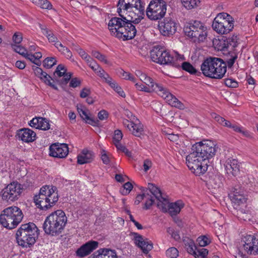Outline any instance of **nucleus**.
<instances>
[{
	"label": "nucleus",
	"mask_w": 258,
	"mask_h": 258,
	"mask_svg": "<svg viewBox=\"0 0 258 258\" xmlns=\"http://www.w3.org/2000/svg\"><path fill=\"white\" fill-rule=\"evenodd\" d=\"M166 254L169 258H176L178 256V250L175 247H170L166 250Z\"/></svg>",
	"instance_id": "a18cd8bd"
},
{
	"label": "nucleus",
	"mask_w": 258,
	"mask_h": 258,
	"mask_svg": "<svg viewBox=\"0 0 258 258\" xmlns=\"http://www.w3.org/2000/svg\"><path fill=\"white\" fill-rule=\"evenodd\" d=\"M123 137L121 131L119 130H116L114 131V135L113 137V144H116L120 143Z\"/></svg>",
	"instance_id": "09e8293b"
},
{
	"label": "nucleus",
	"mask_w": 258,
	"mask_h": 258,
	"mask_svg": "<svg viewBox=\"0 0 258 258\" xmlns=\"http://www.w3.org/2000/svg\"><path fill=\"white\" fill-rule=\"evenodd\" d=\"M54 45L66 57L68 58L72 57V53L71 51L67 47L64 46L61 43H55Z\"/></svg>",
	"instance_id": "e433bc0d"
},
{
	"label": "nucleus",
	"mask_w": 258,
	"mask_h": 258,
	"mask_svg": "<svg viewBox=\"0 0 258 258\" xmlns=\"http://www.w3.org/2000/svg\"><path fill=\"white\" fill-rule=\"evenodd\" d=\"M148 192H151L154 197L157 199L159 200L162 199L163 194L161 190L153 183H148Z\"/></svg>",
	"instance_id": "473e14b6"
},
{
	"label": "nucleus",
	"mask_w": 258,
	"mask_h": 258,
	"mask_svg": "<svg viewBox=\"0 0 258 258\" xmlns=\"http://www.w3.org/2000/svg\"><path fill=\"white\" fill-rule=\"evenodd\" d=\"M150 56L152 61L160 64L179 66L176 62V58L163 48L154 47L150 51Z\"/></svg>",
	"instance_id": "9d476101"
},
{
	"label": "nucleus",
	"mask_w": 258,
	"mask_h": 258,
	"mask_svg": "<svg viewBox=\"0 0 258 258\" xmlns=\"http://www.w3.org/2000/svg\"><path fill=\"white\" fill-rule=\"evenodd\" d=\"M69 153V148L66 144L55 143L49 147V155L58 158H65Z\"/></svg>",
	"instance_id": "f3484780"
},
{
	"label": "nucleus",
	"mask_w": 258,
	"mask_h": 258,
	"mask_svg": "<svg viewBox=\"0 0 258 258\" xmlns=\"http://www.w3.org/2000/svg\"><path fill=\"white\" fill-rule=\"evenodd\" d=\"M56 63V60L55 57H48L46 58L43 62V65L44 67L50 69L52 68L53 66H54Z\"/></svg>",
	"instance_id": "37998d69"
},
{
	"label": "nucleus",
	"mask_w": 258,
	"mask_h": 258,
	"mask_svg": "<svg viewBox=\"0 0 258 258\" xmlns=\"http://www.w3.org/2000/svg\"><path fill=\"white\" fill-rule=\"evenodd\" d=\"M182 69L190 74H196L197 73V70L189 62H183L182 63Z\"/></svg>",
	"instance_id": "c03bdc74"
},
{
	"label": "nucleus",
	"mask_w": 258,
	"mask_h": 258,
	"mask_svg": "<svg viewBox=\"0 0 258 258\" xmlns=\"http://www.w3.org/2000/svg\"><path fill=\"white\" fill-rule=\"evenodd\" d=\"M81 85V81L77 78H74L71 79L70 82V87L76 88Z\"/></svg>",
	"instance_id": "774afa93"
},
{
	"label": "nucleus",
	"mask_w": 258,
	"mask_h": 258,
	"mask_svg": "<svg viewBox=\"0 0 258 258\" xmlns=\"http://www.w3.org/2000/svg\"><path fill=\"white\" fill-rule=\"evenodd\" d=\"M22 34L19 32L15 33L13 36V41L16 44H19L22 42Z\"/></svg>",
	"instance_id": "680f3d73"
},
{
	"label": "nucleus",
	"mask_w": 258,
	"mask_h": 258,
	"mask_svg": "<svg viewBox=\"0 0 258 258\" xmlns=\"http://www.w3.org/2000/svg\"><path fill=\"white\" fill-rule=\"evenodd\" d=\"M98 254L95 255L96 258H117L115 250L108 248L100 249L98 250Z\"/></svg>",
	"instance_id": "c756f323"
},
{
	"label": "nucleus",
	"mask_w": 258,
	"mask_h": 258,
	"mask_svg": "<svg viewBox=\"0 0 258 258\" xmlns=\"http://www.w3.org/2000/svg\"><path fill=\"white\" fill-rule=\"evenodd\" d=\"M226 173L229 176H236L239 172V165L237 160L228 158L224 164Z\"/></svg>",
	"instance_id": "4be33fe9"
},
{
	"label": "nucleus",
	"mask_w": 258,
	"mask_h": 258,
	"mask_svg": "<svg viewBox=\"0 0 258 258\" xmlns=\"http://www.w3.org/2000/svg\"><path fill=\"white\" fill-rule=\"evenodd\" d=\"M192 152L186 157V163L188 168L196 175L204 174L208 169L209 161L205 160L204 157L200 155L199 152L191 148Z\"/></svg>",
	"instance_id": "0eeeda50"
},
{
	"label": "nucleus",
	"mask_w": 258,
	"mask_h": 258,
	"mask_svg": "<svg viewBox=\"0 0 258 258\" xmlns=\"http://www.w3.org/2000/svg\"><path fill=\"white\" fill-rule=\"evenodd\" d=\"M142 194L141 195H138L136 198V200L135 201V205H139L140 203L144 199L147 198L148 196H149V193L148 192V189H145V188L142 187L141 188Z\"/></svg>",
	"instance_id": "a19ab883"
},
{
	"label": "nucleus",
	"mask_w": 258,
	"mask_h": 258,
	"mask_svg": "<svg viewBox=\"0 0 258 258\" xmlns=\"http://www.w3.org/2000/svg\"><path fill=\"white\" fill-rule=\"evenodd\" d=\"M159 30L164 36L174 34L177 30L176 23L171 18H165L159 25Z\"/></svg>",
	"instance_id": "2eb2a0df"
},
{
	"label": "nucleus",
	"mask_w": 258,
	"mask_h": 258,
	"mask_svg": "<svg viewBox=\"0 0 258 258\" xmlns=\"http://www.w3.org/2000/svg\"><path fill=\"white\" fill-rule=\"evenodd\" d=\"M117 7V12L120 17H122L124 14L131 13L132 7L128 0H119Z\"/></svg>",
	"instance_id": "bb28decb"
},
{
	"label": "nucleus",
	"mask_w": 258,
	"mask_h": 258,
	"mask_svg": "<svg viewBox=\"0 0 258 258\" xmlns=\"http://www.w3.org/2000/svg\"><path fill=\"white\" fill-rule=\"evenodd\" d=\"M24 57L30 60L31 62L38 66H40L41 65V61L39 60H37L36 59L34 54H32L31 53H29L28 52H27Z\"/></svg>",
	"instance_id": "13d9d810"
},
{
	"label": "nucleus",
	"mask_w": 258,
	"mask_h": 258,
	"mask_svg": "<svg viewBox=\"0 0 258 258\" xmlns=\"http://www.w3.org/2000/svg\"><path fill=\"white\" fill-rule=\"evenodd\" d=\"M157 200L158 201L157 203L158 207L161 209L164 212H167V211H168V205L169 204L168 200L163 196L162 197V199Z\"/></svg>",
	"instance_id": "4c0bfd02"
},
{
	"label": "nucleus",
	"mask_w": 258,
	"mask_h": 258,
	"mask_svg": "<svg viewBox=\"0 0 258 258\" xmlns=\"http://www.w3.org/2000/svg\"><path fill=\"white\" fill-rule=\"evenodd\" d=\"M197 242L201 247H204L208 245L210 242V240L206 236H201L197 238Z\"/></svg>",
	"instance_id": "49530a36"
},
{
	"label": "nucleus",
	"mask_w": 258,
	"mask_h": 258,
	"mask_svg": "<svg viewBox=\"0 0 258 258\" xmlns=\"http://www.w3.org/2000/svg\"><path fill=\"white\" fill-rule=\"evenodd\" d=\"M208 253V250L206 248H201L197 249L196 253H195L196 258H200L202 257H206Z\"/></svg>",
	"instance_id": "4d7b16f0"
},
{
	"label": "nucleus",
	"mask_w": 258,
	"mask_h": 258,
	"mask_svg": "<svg viewBox=\"0 0 258 258\" xmlns=\"http://www.w3.org/2000/svg\"><path fill=\"white\" fill-rule=\"evenodd\" d=\"M101 159L105 164H108L110 162V155L106 151L102 150L101 152Z\"/></svg>",
	"instance_id": "603ef678"
},
{
	"label": "nucleus",
	"mask_w": 258,
	"mask_h": 258,
	"mask_svg": "<svg viewBox=\"0 0 258 258\" xmlns=\"http://www.w3.org/2000/svg\"><path fill=\"white\" fill-rule=\"evenodd\" d=\"M11 47L14 51L21 55L24 57L28 52V50L23 46L16 44H12Z\"/></svg>",
	"instance_id": "ea45409f"
},
{
	"label": "nucleus",
	"mask_w": 258,
	"mask_h": 258,
	"mask_svg": "<svg viewBox=\"0 0 258 258\" xmlns=\"http://www.w3.org/2000/svg\"><path fill=\"white\" fill-rule=\"evenodd\" d=\"M237 59V55L236 54L230 56V58H228L227 60V63H226V66L227 65L228 68H231Z\"/></svg>",
	"instance_id": "69168bd1"
},
{
	"label": "nucleus",
	"mask_w": 258,
	"mask_h": 258,
	"mask_svg": "<svg viewBox=\"0 0 258 258\" xmlns=\"http://www.w3.org/2000/svg\"><path fill=\"white\" fill-rule=\"evenodd\" d=\"M135 243L141 248L144 253L147 254L153 248V243L148 239H144L140 234L133 233Z\"/></svg>",
	"instance_id": "a211bd4d"
},
{
	"label": "nucleus",
	"mask_w": 258,
	"mask_h": 258,
	"mask_svg": "<svg viewBox=\"0 0 258 258\" xmlns=\"http://www.w3.org/2000/svg\"><path fill=\"white\" fill-rule=\"evenodd\" d=\"M91 54L93 57H95L101 62H104L105 64H108L109 63L106 56L101 53L100 52L96 50H93Z\"/></svg>",
	"instance_id": "79ce46f5"
},
{
	"label": "nucleus",
	"mask_w": 258,
	"mask_h": 258,
	"mask_svg": "<svg viewBox=\"0 0 258 258\" xmlns=\"http://www.w3.org/2000/svg\"><path fill=\"white\" fill-rule=\"evenodd\" d=\"M230 199L232 203L234 204V206H236L235 208L236 209L238 206H240L241 204H244L247 201V198H246L245 194L241 195H236L234 197H233Z\"/></svg>",
	"instance_id": "72a5a7b5"
},
{
	"label": "nucleus",
	"mask_w": 258,
	"mask_h": 258,
	"mask_svg": "<svg viewBox=\"0 0 258 258\" xmlns=\"http://www.w3.org/2000/svg\"><path fill=\"white\" fill-rule=\"evenodd\" d=\"M225 84L227 87L231 88H236L238 85L237 82L232 79H225Z\"/></svg>",
	"instance_id": "0e129e2a"
},
{
	"label": "nucleus",
	"mask_w": 258,
	"mask_h": 258,
	"mask_svg": "<svg viewBox=\"0 0 258 258\" xmlns=\"http://www.w3.org/2000/svg\"><path fill=\"white\" fill-rule=\"evenodd\" d=\"M33 70L35 75L42 80L46 85L50 86L55 90H57V86L51 82V77L46 73L43 71L41 68L38 67H34Z\"/></svg>",
	"instance_id": "393cba45"
},
{
	"label": "nucleus",
	"mask_w": 258,
	"mask_h": 258,
	"mask_svg": "<svg viewBox=\"0 0 258 258\" xmlns=\"http://www.w3.org/2000/svg\"><path fill=\"white\" fill-rule=\"evenodd\" d=\"M135 86L136 89L141 91H144L147 93H150V90L149 89H147L146 87V86L143 85L142 83H136Z\"/></svg>",
	"instance_id": "338daca9"
},
{
	"label": "nucleus",
	"mask_w": 258,
	"mask_h": 258,
	"mask_svg": "<svg viewBox=\"0 0 258 258\" xmlns=\"http://www.w3.org/2000/svg\"><path fill=\"white\" fill-rule=\"evenodd\" d=\"M234 19L226 13L218 14L213 20V29L218 34H227L234 28Z\"/></svg>",
	"instance_id": "1a4fd4ad"
},
{
	"label": "nucleus",
	"mask_w": 258,
	"mask_h": 258,
	"mask_svg": "<svg viewBox=\"0 0 258 258\" xmlns=\"http://www.w3.org/2000/svg\"><path fill=\"white\" fill-rule=\"evenodd\" d=\"M216 57H209L206 59L201 66L203 74L208 78H212L213 70L215 67Z\"/></svg>",
	"instance_id": "b1692460"
},
{
	"label": "nucleus",
	"mask_w": 258,
	"mask_h": 258,
	"mask_svg": "<svg viewBox=\"0 0 258 258\" xmlns=\"http://www.w3.org/2000/svg\"><path fill=\"white\" fill-rule=\"evenodd\" d=\"M136 74L140 78V80L146 85L145 86H146L147 89L150 90V93L156 92L172 107L179 109H183L184 108V104L176 98L175 96L170 93L167 89L162 84L154 82L152 78L140 71H137Z\"/></svg>",
	"instance_id": "f257e3e1"
},
{
	"label": "nucleus",
	"mask_w": 258,
	"mask_h": 258,
	"mask_svg": "<svg viewBox=\"0 0 258 258\" xmlns=\"http://www.w3.org/2000/svg\"><path fill=\"white\" fill-rule=\"evenodd\" d=\"M193 146L194 148L199 152L200 155H202L205 160H208V161L214 157L218 148L213 141L209 140L197 143Z\"/></svg>",
	"instance_id": "ddd939ff"
},
{
	"label": "nucleus",
	"mask_w": 258,
	"mask_h": 258,
	"mask_svg": "<svg viewBox=\"0 0 258 258\" xmlns=\"http://www.w3.org/2000/svg\"><path fill=\"white\" fill-rule=\"evenodd\" d=\"M187 251L189 253H192L195 255V253H196L197 251L195 250V245L194 241L192 240H189L187 242V244H185Z\"/></svg>",
	"instance_id": "bf43d9fd"
},
{
	"label": "nucleus",
	"mask_w": 258,
	"mask_h": 258,
	"mask_svg": "<svg viewBox=\"0 0 258 258\" xmlns=\"http://www.w3.org/2000/svg\"><path fill=\"white\" fill-rule=\"evenodd\" d=\"M78 111L80 116L83 119L85 120L86 122L93 126H97L98 124V120L91 118L87 113V112L82 108H77Z\"/></svg>",
	"instance_id": "2f4dec72"
},
{
	"label": "nucleus",
	"mask_w": 258,
	"mask_h": 258,
	"mask_svg": "<svg viewBox=\"0 0 258 258\" xmlns=\"http://www.w3.org/2000/svg\"><path fill=\"white\" fill-rule=\"evenodd\" d=\"M212 79H221L226 73V64L221 58L216 57Z\"/></svg>",
	"instance_id": "6ab92c4d"
},
{
	"label": "nucleus",
	"mask_w": 258,
	"mask_h": 258,
	"mask_svg": "<svg viewBox=\"0 0 258 258\" xmlns=\"http://www.w3.org/2000/svg\"><path fill=\"white\" fill-rule=\"evenodd\" d=\"M23 188V185L17 181L10 183L1 191L2 200L10 203L17 201L20 196Z\"/></svg>",
	"instance_id": "f8f14e48"
},
{
	"label": "nucleus",
	"mask_w": 258,
	"mask_h": 258,
	"mask_svg": "<svg viewBox=\"0 0 258 258\" xmlns=\"http://www.w3.org/2000/svg\"><path fill=\"white\" fill-rule=\"evenodd\" d=\"M94 154L92 152L83 150L81 154L78 156L77 162L79 164H84L90 162L93 158Z\"/></svg>",
	"instance_id": "cd10ccee"
},
{
	"label": "nucleus",
	"mask_w": 258,
	"mask_h": 258,
	"mask_svg": "<svg viewBox=\"0 0 258 258\" xmlns=\"http://www.w3.org/2000/svg\"><path fill=\"white\" fill-rule=\"evenodd\" d=\"M131 120L124 119L123 124L135 136L139 137L144 133L143 125L135 116L130 119Z\"/></svg>",
	"instance_id": "4468645a"
},
{
	"label": "nucleus",
	"mask_w": 258,
	"mask_h": 258,
	"mask_svg": "<svg viewBox=\"0 0 258 258\" xmlns=\"http://www.w3.org/2000/svg\"><path fill=\"white\" fill-rule=\"evenodd\" d=\"M54 75L59 78L63 77L61 80L58 81L61 85H66L70 80L72 73L70 72L67 73L65 66L60 64L57 67L54 73Z\"/></svg>",
	"instance_id": "5701e85b"
},
{
	"label": "nucleus",
	"mask_w": 258,
	"mask_h": 258,
	"mask_svg": "<svg viewBox=\"0 0 258 258\" xmlns=\"http://www.w3.org/2000/svg\"><path fill=\"white\" fill-rule=\"evenodd\" d=\"M121 17H113L109 21L108 28L111 35L123 40L133 39L137 33L136 26L126 21L124 15Z\"/></svg>",
	"instance_id": "f03ea898"
},
{
	"label": "nucleus",
	"mask_w": 258,
	"mask_h": 258,
	"mask_svg": "<svg viewBox=\"0 0 258 258\" xmlns=\"http://www.w3.org/2000/svg\"><path fill=\"white\" fill-rule=\"evenodd\" d=\"M186 35L190 37L194 42H204L207 37V29L204 24L199 21L188 23L184 28Z\"/></svg>",
	"instance_id": "6e6552de"
},
{
	"label": "nucleus",
	"mask_w": 258,
	"mask_h": 258,
	"mask_svg": "<svg viewBox=\"0 0 258 258\" xmlns=\"http://www.w3.org/2000/svg\"><path fill=\"white\" fill-rule=\"evenodd\" d=\"M182 5L187 10H191L197 7L200 0H181Z\"/></svg>",
	"instance_id": "c9c22d12"
},
{
	"label": "nucleus",
	"mask_w": 258,
	"mask_h": 258,
	"mask_svg": "<svg viewBox=\"0 0 258 258\" xmlns=\"http://www.w3.org/2000/svg\"><path fill=\"white\" fill-rule=\"evenodd\" d=\"M58 199L57 188L52 185L43 186L39 194L34 197L36 205L42 210H46L53 207Z\"/></svg>",
	"instance_id": "39448f33"
},
{
	"label": "nucleus",
	"mask_w": 258,
	"mask_h": 258,
	"mask_svg": "<svg viewBox=\"0 0 258 258\" xmlns=\"http://www.w3.org/2000/svg\"><path fill=\"white\" fill-rule=\"evenodd\" d=\"M75 49L81 57L86 61L91 57L90 55H88V54L83 49L79 46H76Z\"/></svg>",
	"instance_id": "e2e57ef3"
},
{
	"label": "nucleus",
	"mask_w": 258,
	"mask_h": 258,
	"mask_svg": "<svg viewBox=\"0 0 258 258\" xmlns=\"http://www.w3.org/2000/svg\"><path fill=\"white\" fill-rule=\"evenodd\" d=\"M16 136L19 140L23 142L31 143L36 139V134L29 128H24L17 131Z\"/></svg>",
	"instance_id": "412c9836"
},
{
	"label": "nucleus",
	"mask_w": 258,
	"mask_h": 258,
	"mask_svg": "<svg viewBox=\"0 0 258 258\" xmlns=\"http://www.w3.org/2000/svg\"><path fill=\"white\" fill-rule=\"evenodd\" d=\"M37 6L43 9L50 10L52 8V5L48 0H40Z\"/></svg>",
	"instance_id": "864d4df0"
},
{
	"label": "nucleus",
	"mask_w": 258,
	"mask_h": 258,
	"mask_svg": "<svg viewBox=\"0 0 258 258\" xmlns=\"http://www.w3.org/2000/svg\"><path fill=\"white\" fill-rule=\"evenodd\" d=\"M39 27L41 30L42 33L48 39L49 42L60 43L57 41V38L53 34L52 31L48 29L45 25L39 24Z\"/></svg>",
	"instance_id": "7c9ffc66"
},
{
	"label": "nucleus",
	"mask_w": 258,
	"mask_h": 258,
	"mask_svg": "<svg viewBox=\"0 0 258 258\" xmlns=\"http://www.w3.org/2000/svg\"><path fill=\"white\" fill-rule=\"evenodd\" d=\"M166 3L163 0H152L146 9V15L152 20L162 19L166 12Z\"/></svg>",
	"instance_id": "9b49d317"
},
{
	"label": "nucleus",
	"mask_w": 258,
	"mask_h": 258,
	"mask_svg": "<svg viewBox=\"0 0 258 258\" xmlns=\"http://www.w3.org/2000/svg\"><path fill=\"white\" fill-rule=\"evenodd\" d=\"M67 222V217L64 212L57 210L46 218L43 229L46 234L57 236L61 233Z\"/></svg>",
	"instance_id": "20e7f679"
},
{
	"label": "nucleus",
	"mask_w": 258,
	"mask_h": 258,
	"mask_svg": "<svg viewBox=\"0 0 258 258\" xmlns=\"http://www.w3.org/2000/svg\"><path fill=\"white\" fill-rule=\"evenodd\" d=\"M244 249L249 254H258V235H248L244 237Z\"/></svg>",
	"instance_id": "dca6fc26"
},
{
	"label": "nucleus",
	"mask_w": 258,
	"mask_h": 258,
	"mask_svg": "<svg viewBox=\"0 0 258 258\" xmlns=\"http://www.w3.org/2000/svg\"><path fill=\"white\" fill-rule=\"evenodd\" d=\"M39 234V230L34 223L22 224L16 233L17 242L23 248H30L35 243Z\"/></svg>",
	"instance_id": "7ed1b4c3"
},
{
	"label": "nucleus",
	"mask_w": 258,
	"mask_h": 258,
	"mask_svg": "<svg viewBox=\"0 0 258 258\" xmlns=\"http://www.w3.org/2000/svg\"><path fill=\"white\" fill-rule=\"evenodd\" d=\"M145 199H146V201L145 203L144 208L146 210H148L150 209L151 206L153 204L154 200L153 199V197L150 194L149 196H148L147 198Z\"/></svg>",
	"instance_id": "052dcab7"
},
{
	"label": "nucleus",
	"mask_w": 258,
	"mask_h": 258,
	"mask_svg": "<svg viewBox=\"0 0 258 258\" xmlns=\"http://www.w3.org/2000/svg\"><path fill=\"white\" fill-rule=\"evenodd\" d=\"M133 187L132 184L130 182H127L123 185V188L120 189V192L123 195H126L130 192Z\"/></svg>",
	"instance_id": "de8ad7c7"
},
{
	"label": "nucleus",
	"mask_w": 258,
	"mask_h": 258,
	"mask_svg": "<svg viewBox=\"0 0 258 258\" xmlns=\"http://www.w3.org/2000/svg\"><path fill=\"white\" fill-rule=\"evenodd\" d=\"M98 242L93 240L86 242L77 250L76 255L80 257L88 255L98 247Z\"/></svg>",
	"instance_id": "aec40b11"
},
{
	"label": "nucleus",
	"mask_w": 258,
	"mask_h": 258,
	"mask_svg": "<svg viewBox=\"0 0 258 258\" xmlns=\"http://www.w3.org/2000/svg\"><path fill=\"white\" fill-rule=\"evenodd\" d=\"M244 191L243 189L240 187L239 186H235L233 188L232 190L231 191L229 194L230 198H232L234 197L235 195H241L244 194Z\"/></svg>",
	"instance_id": "5fc2aeb1"
},
{
	"label": "nucleus",
	"mask_w": 258,
	"mask_h": 258,
	"mask_svg": "<svg viewBox=\"0 0 258 258\" xmlns=\"http://www.w3.org/2000/svg\"><path fill=\"white\" fill-rule=\"evenodd\" d=\"M183 207L184 204L181 201L170 203L168 205V212L171 216H176Z\"/></svg>",
	"instance_id": "c85d7f7f"
},
{
	"label": "nucleus",
	"mask_w": 258,
	"mask_h": 258,
	"mask_svg": "<svg viewBox=\"0 0 258 258\" xmlns=\"http://www.w3.org/2000/svg\"><path fill=\"white\" fill-rule=\"evenodd\" d=\"M145 7L143 3H141V0H138L134 7V10H131V13L133 12L135 15L137 16H142L144 14Z\"/></svg>",
	"instance_id": "f704fd0d"
},
{
	"label": "nucleus",
	"mask_w": 258,
	"mask_h": 258,
	"mask_svg": "<svg viewBox=\"0 0 258 258\" xmlns=\"http://www.w3.org/2000/svg\"><path fill=\"white\" fill-rule=\"evenodd\" d=\"M118 151L124 153L127 156L131 157L132 154L131 152L123 145H122L120 142L117 144H114Z\"/></svg>",
	"instance_id": "8fccbe9b"
},
{
	"label": "nucleus",
	"mask_w": 258,
	"mask_h": 258,
	"mask_svg": "<svg viewBox=\"0 0 258 258\" xmlns=\"http://www.w3.org/2000/svg\"><path fill=\"white\" fill-rule=\"evenodd\" d=\"M29 125L37 129L46 131L50 128V124L47 119L43 117L33 118L29 123Z\"/></svg>",
	"instance_id": "a878e982"
},
{
	"label": "nucleus",
	"mask_w": 258,
	"mask_h": 258,
	"mask_svg": "<svg viewBox=\"0 0 258 258\" xmlns=\"http://www.w3.org/2000/svg\"><path fill=\"white\" fill-rule=\"evenodd\" d=\"M111 87L114 89L120 96L122 97H125V94L122 90L121 88L115 82L114 84H111Z\"/></svg>",
	"instance_id": "6e6d98bb"
},
{
	"label": "nucleus",
	"mask_w": 258,
	"mask_h": 258,
	"mask_svg": "<svg viewBox=\"0 0 258 258\" xmlns=\"http://www.w3.org/2000/svg\"><path fill=\"white\" fill-rule=\"evenodd\" d=\"M212 186L214 188H218L222 185V183L219 176H215L210 182Z\"/></svg>",
	"instance_id": "3c124183"
},
{
	"label": "nucleus",
	"mask_w": 258,
	"mask_h": 258,
	"mask_svg": "<svg viewBox=\"0 0 258 258\" xmlns=\"http://www.w3.org/2000/svg\"><path fill=\"white\" fill-rule=\"evenodd\" d=\"M23 218L21 210L16 206L5 209L0 215V223L5 227L12 229L21 222Z\"/></svg>",
	"instance_id": "423d86ee"
},
{
	"label": "nucleus",
	"mask_w": 258,
	"mask_h": 258,
	"mask_svg": "<svg viewBox=\"0 0 258 258\" xmlns=\"http://www.w3.org/2000/svg\"><path fill=\"white\" fill-rule=\"evenodd\" d=\"M212 117L215 119L216 121H217L219 124L223 126L230 128L232 124L228 120L225 119V118L219 115L216 114V113H214L212 115Z\"/></svg>",
	"instance_id": "58836bf2"
}]
</instances>
